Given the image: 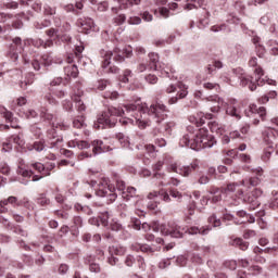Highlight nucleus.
I'll use <instances>...</instances> for the list:
<instances>
[{
	"mask_svg": "<svg viewBox=\"0 0 278 278\" xmlns=\"http://www.w3.org/2000/svg\"><path fill=\"white\" fill-rule=\"evenodd\" d=\"M119 110H124V114H130L135 119L123 117L119 119L122 125H137L140 129L149 127V125H162L166 119V105L154 102L150 106L143 104H124Z\"/></svg>",
	"mask_w": 278,
	"mask_h": 278,
	"instance_id": "nucleus-1",
	"label": "nucleus"
},
{
	"mask_svg": "<svg viewBox=\"0 0 278 278\" xmlns=\"http://www.w3.org/2000/svg\"><path fill=\"white\" fill-rule=\"evenodd\" d=\"M179 144L199 151V149H212L216 144V139L208 134L206 128H200L195 132L185 135Z\"/></svg>",
	"mask_w": 278,
	"mask_h": 278,
	"instance_id": "nucleus-2",
	"label": "nucleus"
},
{
	"mask_svg": "<svg viewBox=\"0 0 278 278\" xmlns=\"http://www.w3.org/2000/svg\"><path fill=\"white\" fill-rule=\"evenodd\" d=\"M25 45H33L37 48L42 47L43 49H47L48 47H53V40L48 39L47 41H43L42 39H26L23 41L21 37H15L9 53L11 60H18V53H23Z\"/></svg>",
	"mask_w": 278,
	"mask_h": 278,
	"instance_id": "nucleus-3",
	"label": "nucleus"
},
{
	"mask_svg": "<svg viewBox=\"0 0 278 278\" xmlns=\"http://www.w3.org/2000/svg\"><path fill=\"white\" fill-rule=\"evenodd\" d=\"M249 65L254 68V76H241V86H248V88L253 92V90H257V86L264 85V70L257 66V58H252L249 61Z\"/></svg>",
	"mask_w": 278,
	"mask_h": 278,
	"instance_id": "nucleus-4",
	"label": "nucleus"
},
{
	"mask_svg": "<svg viewBox=\"0 0 278 278\" xmlns=\"http://www.w3.org/2000/svg\"><path fill=\"white\" fill-rule=\"evenodd\" d=\"M112 55L115 62H123L125 60V50H121V48L116 47L113 52L108 50H101L100 56L102 59V68H104L105 73H112L113 75H118L121 70L116 66H110V60H112ZM108 66H110L108 68Z\"/></svg>",
	"mask_w": 278,
	"mask_h": 278,
	"instance_id": "nucleus-5",
	"label": "nucleus"
},
{
	"mask_svg": "<svg viewBox=\"0 0 278 278\" xmlns=\"http://www.w3.org/2000/svg\"><path fill=\"white\" fill-rule=\"evenodd\" d=\"M123 114H125V110L111 106L106 112L98 117V121L94 123L93 127H96V129H104L105 125L112 127V125H114V117L123 116Z\"/></svg>",
	"mask_w": 278,
	"mask_h": 278,
	"instance_id": "nucleus-6",
	"label": "nucleus"
},
{
	"mask_svg": "<svg viewBox=\"0 0 278 278\" xmlns=\"http://www.w3.org/2000/svg\"><path fill=\"white\" fill-rule=\"evenodd\" d=\"M238 186V182H231L224 189L212 187L206 195L205 203H208V201H211V203H220V201H223V194L231 192L237 194Z\"/></svg>",
	"mask_w": 278,
	"mask_h": 278,
	"instance_id": "nucleus-7",
	"label": "nucleus"
},
{
	"mask_svg": "<svg viewBox=\"0 0 278 278\" xmlns=\"http://www.w3.org/2000/svg\"><path fill=\"white\" fill-rule=\"evenodd\" d=\"M97 197L106 199V203H114L118 194L116 189L108 184V180H101L98 184V190L96 191Z\"/></svg>",
	"mask_w": 278,
	"mask_h": 278,
	"instance_id": "nucleus-8",
	"label": "nucleus"
},
{
	"mask_svg": "<svg viewBox=\"0 0 278 278\" xmlns=\"http://www.w3.org/2000/svg\"><path fill=\"white\" fill-rule=\"evenodd\" d=\"M261 194V189H254L251 193H247L244 195V188L237 187L236 197H238V199H242L244 203H250V210H255V207H260V202L257 201V198Z\"/></svg>",
	"mask_w": 278,
	"mask_h": 278,
	"instance_id": "nucleus-9",
	"label": "nucleus"
},
{
	"mask_svg": "<svg viewBox=\"0 0 278 278\" xmlns=\"http://www.w3.org/2000/svg\"><path fill=\"white\" fill-rule=\"evenodd\" d=\"M166 92L167 94H172V92H177V96L169 99V104L174 105V103H177V101H179V99H186V97H188V86H186V84L179 81L177 83V85H169L166 88Z\"/></svg>",
	"mask_w": 278,
	"mask_h": 278,
	"instance_id": "nucleus-10",
	"label": "nucleus"
},
{
	"mask_svg": "<svg viewBox=\"0 0 278 278\" xmlns=\"http://www.w3.org/2000/svg\"><path fill=\"white\" fill-rule=\"evenodd\" d=\"M162 236H170V238H184V233L187 231L179 227L177 224H162L159 227Z\"/></svg>",
	"mask_w": 278,
	"mask_h": 278,
	"instance_id": "nucleus-11",
	"label": "nucleus"
},
{
	"mask_svg": "<svg viewBox=\"0 0 278 278\" xmlns=\"http://www.w3.org/2000/svg\"><path fill=\"white\" fill-rule=\"evenodd\" d=\"M199 168V162L194 161L189 166H182L181 164L173 163L168 167L169 173H177L182 177H188L192 170H197Z\"/></svg>",
	"mask_w": 278,
	"mask_h": 278,
	"instance_id": "nucleus-12",
	"label": "nucleus"
},
{
	"mask_svg": "<svg viewBox=\"0 0 278 278\" xmlns=\"http://www.w3.org/2000/svg\"><path fill=\"white\" fill-rule=\"evenodd\" d=\"M7 205H12V207H29V199L23 198L22 200H18V198L11 195L8 199L0 201L2 212L8 211V208H5Z\"/></svg>",
	"mask_w": 278,
	"mask_h": 278,
	"instance_id": "nucleus-13",
	"label": "nucleus"
},
{
	"mask_svg": "<svg viewBox=\"0 0 278 278\" xmlns=\"http://www.w3.org/2000/svg\"><path fill=\"white\" fill-rule=\"evenodd\" d=\"M227 116H231L236 118V121H240L242 118V103L238 102L236 99L229 100L226 106Z\"/></svg>",
	"mask_w": 278,
	"mask_h": 278,
	"instance_id": "nucleus-14",
	"label": "nucleus"
},
{
	"mask_svg": "<svg viewBox=\"0 0 278 278\" xmlns=\"http://www.w3.org/2000/svg\"><path fill=\"white\" fill-rule=\"evenodd\" d=\"M207 103V108H210L211 112L214 114H218L223 105H225V100L218 96H210L203 99Z\"/></svg>",
	"mask_w": 278,
	"mask_h": 278,
	"instance_id": "nucleus-15",
	"label": "nucleus"
},
{
	"mask_svg": "<svg viewBox=\"0 0 278 278\" xmlns=\"http://www.w3.org/2000/svg\"><path fill=\"white\" fill-rule=\"evenodd\" d=\"M109 253L111 255L109 257V264L111 266H116L118 264V257L114 255H124L127 253V249L123 245H112L109 248Z\"/></svg>",
	"mask_w": 278,
	"mask_h": 278,
	"instance_id": "nucleus-16",
	"label": "nucleus"
},
{
	"mask_svg": "<svg viewBox=\"0 0 278 278\" xmlns=\"http://www.w3.org/2000/svg\"><path fill=\"white\" fill-rule=\"evenodd\" d=\"M47 142L50 149H58L62 144V137L58 136L55 128H51L47 131Z\"/></svg>",
	"mask_w": 278,
	"mask_h": 278,
	"instance_id": "nucleus-17",
	"label": "nucleus"
},
{
	"mask_svg": "<svg viewBox=\"0 0 278 278\" xmlns=\"http://www.w3.org/2000/svg\"><path fill=\"white\" fill-rule=\"evenodd\" d=\"M73 55H68L66 59L67 65L64 67V73L66 77H77L79 75V70L77 68V65L73 64L75 60L73 59Z\"/></svg>",
	"mask_w": 278,
	"mask_h": 278,
	"instance_id": "nucleus-18",
	"label": "nucleus"
},
{
	"mask_svg": "<svg viewBox=\"0 0 278 278\" xmlns=\"http://www.w3.org/2000/svg\"><path fill=\"white\" fill-rule=\"evenodd\" d=\"M250 112L251 114H254L253 125H260V119H257V116H260L262 121L266 118V108L264 106L257 108V105L251 104Z\"/></svg>",
	"mask_w": 278,
	"mask_h": 278,
	"instance_id": "nucleus-19",
	"label": "nucleus"
},
{
	"mask_svg": "<svg viewBox=\"0 0 278 278\" xmlns=\"http://www.w3.org/2000/svg\"><path fill=\"white\" fill-rule=\"evenodd\" d=\"M31 167L37 170V173H40L41 176H34L33 177V181H40V179H42V177H49V175H51V173H49V169L47 167H45V164L42 163H33Z\"/></svg>",
	"mask_w": 278,
	"mask_h": 278,
	"instance_id": "nucleus-20",
	"label": "nucleus"
},
{
	"mask_svg": "<svg viewBox=\"0 0 278 278\" xmlns=\"http://www.w3.org/2000/svg\"><path fill=\"white\" fill-rule=\"evenodd\" d=\"M148 199L154 200L155 203H157V199H161L162 201H165V203H170V194L168 192L161 190V191H153L148 194Z\"/></svg>",
	"mask_w": 278,
	"mask_h": 278,
	"instance_id": "nucleus-21",
	"label": "nucleus"
},
{
	"mask_svg": "<svg viewBox=\"0 0 278 278\" xmlns=\"http://www.w3.org/2000/svg\"><path fill=\"white\" fill-rule=\"evenodd\" d=\"M91 146L93 147V155H99L101 153H108V151H112L110 146H106L101 140H93Z\"/></svg>",
	"mask_w": 278,
	"mask_h": 278,
	"instance_id": "nucleus-22",
	"label": "nucleus"
},
{
	"mask_svg": "<svg viewBox=\"0 0 278 278\" xmlns=\"http://www.w3.org/2000/svg\"><path fill=\"white\" fill-rule=\"evenodd\" d=\"M263 140L265 144H267L268 149H273V147H275V140H276L275 129L267 128L266 130H264Z\"/></svg>",
	"mask_w": 278,
	"mask_h": 278,
	"instance_id": "nucleus-23",
	"label": "nucleus"
},
{
	"mask_svg": "<svg viewBox=\"0 0 278 278\" xmlns=\"http://www.w3.org/2000/svg\"><path fill=\"white\" fill-rule=\"evenodd\" d=\"M0 114L1 116H3V118H5L7 123H11V127L13 129H18L17 124H14V114H12V112L8 111V109H5V106L0 105Z\"/></svg>",
	"mask_w": 278,
	"mask_h": 278,
	"instance_id": "nucleus-24",
	"label": "nucleus"
},
{
	"mask_svg": "<svg viewBox=\"0 0 278 278\" xmlns=\"http://www.w3.org/2000/svg\"><path fill=\"white\" fill-rule=\"evenodd\" d=\"M81 94L84 91L78 89L76 93H73L72 99L75 101L78 112H86V104L81 101Z\"/></svg>",
	"mask_w": 278,
	"mask_h": 278,
	"instance_id": "nucleus-25",
	"label": "nucleus"
},
{
	"mask_svg": "<svg viewBox=\"0 0 278 278\" xmlns=\"http://www.w3.org/2000/svg\"><path fill=\"white\" fill-rule=\"evenodd\" d=\"M67 147L70 149H75L77 147V149L84 150V149H90V143H88V141L73 139L68 141Z\"/></svg>",
	"mask_w": 278,
	"mask_h": 278,
	"instance_id": "nucleus-26",
	"label": "nucleus"
},
{
	"mask_svg": "<svg viewBox=\"0 0 278 278\" xmlns=\"http://www.w3.org/2000/svg\"><path fill=\"white\" fill-rule=\"evenodd\" d=\"M210 231H212V227H210V226L202 227V228L193 226L188 229V233L190 236H197V233H200V236H207L210 233Z\"/></svg>",
	"mask_w": 278,
	"mask_h": 278,
	"instance_id": "nucleus-27",
	"label": "nucleus"
},
{
	"mask_svg": "<svg viewBox=\"0 0 278 278\" xmlns=\"http://www.w3.org/2000/svg\"><path fill=\"white\" fill-rule=\"evenodd\" d=\"M78 25H80V27L87 34L88 31H90V29H92V27H94V21H92V18H90V17H87L84 20H79Z\"/></svg>",
	"mask_w": 278,
	"mask_h": 278,
	"instance_id": "nucleus-28",
	"label": "nucleus"
},
{
	"mask_svg": "<svg viewBox=\"0 0 278 278\" xmlns=\"http://www.w3.org/2000/svg\"><path fill=\"white\" fill-rule=\"evenodd\" d=\"M258 177H252L249 180H242L240 184H238V188H243V190H247V184H250V186L255 187L260 184Z\"/></svg>",
	"mask_w": 278,
	"mask_h": 278,
	"instance_id": "nucleus-29",
	"label": "nucleus"
},
{
	"mask_svg": "<svg viewBox=\"0 0 278 278\" xmlns=\"http://www.w3.org/2000/svg\"><path fill=\"white\" fill-rule=\"evenodd\" d=\"M16 173L21 175V177H24V179H29L34 175V172L23 167V163H20Z\"/></svg>",
	"mask_w": 278,
	"mask_h": 278,
	"instance_id": "nucleus-30",
	"label": "nucleus"
},
{
	"mask_svg": "<svg viewBox=\"0 0 278 278\" xmlns=\"http://www.w3.org/2000/svg\"><path fill=\"white\" fill-rule=\"evenodd\" d=\"M141 0H117L121 10H127L129 5H140Z\"/></svg>",
	"mask_w": 278,
	"mask_h": 278,
	"instance_id": "nucleus-31",
	"label": "nucleus"
},
{
	"mask_svg": "<svg viewBox=\"0 0 278 278\" xmlns=\"http://www.w3.org/2000/svg\"><path fill=\"white\" fill-rule=\"evenodd\" d=\"M150 58V68L157 71V64L160 63V55L155 52L149 54Z\"/></svg>",
	"mask_w": 278,
	"mask_h": 278,
	"instance_id": "nucleus-32",
	"label": "nucleus"
},
{
	"mask_svg": "<svg viewBox=\"0 0 278 278\" xmlns=\"http://www.w3.org/2000/svg\"><path fill=\"white\" fill-rule=\"evenodd\" d=\"M28 151H45V140L35 141L34 144L27 146Z\"/></svg>",
	"mask_w": 278,
	"mask_h": 278,
	"instance_id": "nucleus-33",
	"label": "nucleus"
},
{
	"mask_svg": "<svg viewBox=\"0 0 278 278\" xmlns=\"http://www.w3.org/2000/svg\"><path fill=\"white\" fill-rule=\"evenodd\" d=\"M231 244L232 247H238L241 251H247V249H249V242L243 241L240 238L232 240Z\"/></svg>",
	"mask_w": 278,
	"mask_h": 278,
	"instance_id": "nucleus-34",
	"label": "nucleus"
},
{
	"mask_svg": "<svg viewBox=\"0 0 278 278\" xmlns=\"http://www.w3.org/2000/svg\"><path fill=\"white\" fill-rule=\"evenodd\" d=\"M36 76L34 75V73H28L24 81H22L21 88H27V86H31V84H34Z\"/></svg>",
	"mask_w": 278,
	"mask_h": 278,
	"instance_id": "nucleus-35",
	"label": "nucleus"
},
{
	"mask_svg": "<svg viewBox=\"0 0 278 278\" xmlns=\"http://www.w3.org/2000/svg\"><path fill=\"white\" fill-rule=\"evenodd\" d=\"M274 152H275V146H271V148H268L267 146L262 155L263 162H269Z\"/></svg>",
	"mask_w": 278,
	"mask_h": 278,
	"instance_id": "nucleus-36",
	"label": "nucleus"
},
{
	"mask_svg": "<svg viewBox=\"0 0 278 278\" xmlns=\"http://www.w3.org/2000/svg\"><path fill=\"white\" fill-rule=\"evenodd\" d=\"M122 197L126 200L129 201V199L136 197V188L134 187H128L126 191L122 192Z\"/></svg>",
	"mask_w": 278,
	"mask_h": 278,
	"instance_id": "nucleus-37",
	"label": "nucleus"
},
{
	"mask_svg": "<svg viewBox=\"0 0 278 278\" xmlns=\"http://www.w3.org/2000/svg\"><path fill=\"white\" fill-rule=\"evenodd\" d=\"M73 127H75V129H81V128L86 127V122L84 119V115H80V116L74 118Z\"/></svg>",
	"mask_w": 278,
	"mask_h": 278,
	"instance_id": "nucleus-38",
	"label": "nucleus"
},
{
	"mask_svg": "<svg viewBox=\"0 0 278 278\" xmlns=\"http://www.w3.org/2000/svg\"><path fill=\"white\" fill-rule=\"evenodd\" d=\"M208 127L213 134H223V126L217 122H211Z\"/></svg>",
	"mask_w": 278,
	"mask_h": 278,
	"instance_id": "nucleus-39",
	"label": "nucleus"
},
{
	"mask_svg": "<svg viewBox=\"0 0 278 278\" xmlns=\"http://www.w3.org/2000/svg\"><path fill=\"white\" fill-rule=\"evenodd\" d=\"M197 210V203H194V201H192L188 206H187V211L185 212V215L187 216V218H190V216H194V211Z\"/></svg>",
	"mask_w": 278,
	"mask_h": 278,
	"instance_id": "nucleus-40",
	"label": "nucleus"
},
{
	"mask_svg": "<svg viewBox=\"0 0 278 278\" xmlns=\"http://www.w3.org/2000/svg\"><path fill=\"white\" fill-rule=\"evenodd\" d=\"M268 47L271 55H278V42L276 40H269Z\"/></svg>",
	"mask_w": 278,
	"mask_h": 278,
	"instance_id": "nucleus-41",
	"label": "nucleus"
},
{
	"mask_svg": "<svg viewBox=\"0 0 278 278\" xmlns=\"http://www.w3.org/2000/svg\"><path fill=\"white\" fill-rule=\"evenodd\" d=\"M46 35L48 38H60V29L56 28H49L46 30Z\"/></svg>",
	"mask_w": 278,
	"mask_h": 278,
	"instance_id": "nucleus-42",
	"label": "nucleus"
},
{
	"mask_svg": "<svg viewBox=\"0 0 278 278\" xmlns=\"http://www.w3.org/2000/svg\"><path fill=\"white\" fill-rule=\"evenodd\" d=\"M116 138L118 142L122 144V147H129V138L124 136L123 134H117Z\"/></svg>",
	"mask_w": 278,
	"mask_h": 278,
	"instance_id": "nucleus-43",
	"label": "nucleus"
},
{
	"mask_svg": "<svg viewBox=\"0 0 278 278\" xmlns=\"http://www.w3.org/2000/svg\"><path fill=\"white\" fill-rule=\"evenodd\" d=\"M189 121L192 123V125H195V127H201V125H205V119L203 117L197 118L194 116H190Z\"/></svg>",
	"mask_w": 278,
	"mask_h": 278,
	"instance_id": "nucleus-44",
	"label": "nucleus"
},
{
	"mask_svg": "<svg viewBox=\"0 0 278 278\" xmlns=\"http://www.w3.org/2000/svg\"><path fill=\"white\" fill-rule=\"evenodd\" d=\"M10 140L13 141L15 144H18V147H23V144H25V140L21 135H14L10 138Z\"/></svg>",
	"mask_w": 278,
	"mask_h": 278,
	"instance_id": "nucleus-45",
	"label": "nucleus"
},
{
	"mask_svg": "<svg viewBox=\"0 0 278 278\" xmlns=\"http://www.w3.org/2000/svg\"><path fill=\"white\" fill-rule=\"evenodd\" d=\"M208 223L210 225H213V227H220V218H218L215 214L208 217Z\"/></svg>",
	"mask_w": 278,
	"mask_h": 278,
	"instance_id": "nucleus-46",
	"label": "nucleus"
},
{
	"mask_svg": "<svg viewBox=\"0 0 278 278\" xmlns=\"http://www.w3.org/2000/svg\"><path fill=\"white\" fill-rule=\"evenodd\" d=\"M99 218H100L101 225H103V227H108V220H110V213L104 212L100 214Z\"/></svg>",
	"mask_w": 278,
	"mask_h": 278,
	"instance_id": "nucleus-47",
	"label": "nucleus"
},
{
	"mask_svg": "<svg viewBox=\"0 0 278 278\" xmlns=\"http://www.w3.org/2000/svg\"><path fill=\"white\" fill-rule=\"evenodd\" d=\"M43 13L46 16H53V14H55V8H53L49 4H46L43 7Z\"/></svg>",
	"mask_w": 278,
	"mask_h": 278,
	"instance_id": "nucleus-48",
	"label": "nucleus"
},
{
	"mask_svg": "<svg viewBox=\"0 0 278 278\" xmlns=\"http://www.w3.org/2000/svg\"><path fill=\"white\" fill-rule=\"evenodd\" d=\"M104 99H111V101H116V99H118V93L116 91H105Z\"/></svg>",
	"mask_w": 278,
	"mask_h": 278,
	"instance_id": "nucleus-49",
	"label": "nucleus"
},
{
	"mask_svg": "<svg viewBox=\"0 0 278 278\" xmlns=\"http://www.w3.org/2000/svg\"><path fill=\"white\" fill-rule=\"evenodd\" d=\"M30 131L35 138H40V136H42V130L37 125L30 126Z\"/></svg>",
	"mask_w": 278,
	"mask_h": 278,
	"instance_id": "nucleus-50",
	"label": "nucleus"
},
{
	"mask_svg": "<svg viewBox=\"0 0 278 278\" xmlns=\"http://www.w3.org/2000/svg\"><path fill=\"white\" fill-rule=\"evenodd\" d=\"M110 227L112 231H123V225L118 224V222L112 220Z\"/></svg>",
	"mask_w": 278,
	"mask_h": 278,
	"instance_id": "nucleus-51",
	"label": "nucleus"
},
{
	"mask_svg": "<svg viewBox=\"0 0 278 278\" xmlns=\"http://www.w3.org/2000/svg\"><path fill=\"white\" fill-rule=\"evenodd\" d=\"M203 87L206 90H220V86L218 84H213V83H204Z\"/></svg>",
	"mask_w": 278,
	"mask_h": 278,
	"instance_id": "nucleus-52",
	"label": "nucleus"
},
{
	"mask_svg": "<svg viewBox=\"0 0 278 278\" xmlns=\"http://www.w3.org/2000/svg\"><path fill=\"white\" fill-rule=\"evenodd\" d=\"M255 236H257V232H255V230L248 229L243 232L244 240H250V238H255Z\"/></svg>",
	"mask_w": 278,
	"mask_h": 278,
	"instance_id": "nucleus-53",
	"label": "nucleus"
},
{
	"mask_svg": "<svg viewBox=\"0 0 278 278\" xmlns=\"http://www.w3.org/2000/svg\"><path fill=\"white\" fill-rule=\"evenodd\" d=\"M35 28L36 29H43V27H49V25H51V21H45V22H36L35 24Z\"/></svg>",
	"mask_w": 278,
	"mask_h": 278,
	"instance_id": "nucleus-54",
	"label": "nucleus"
},
{
	"mask_svg": "<svg viewBox=\"0 0 278 278\" xmlns=\"http://www.w3.org/2000/svg\"><path fill=\"white\" fill-rule=\"evenodd\" d=\"M41 60H42L45 66H51V64H53V58H51V55H49V54L42 55Z\"/></svg>",
	"mask_w": 278,
	"mask_h": 278,
	"instance_id": "nucleus-55",
	"label": "nucleus"
},
{
	"mask_svg": "<svg viewBox=\"0 0 278 278\" xmlns=\"http://www.w3.org/2000/svg\"><path fill=\"white\" fill-rule=\"evenodd\" d=\"M83 52H84V47L78 46V47H76L75 54H70V55H73V60H77L79 62V55H81Z\"/></svg>",
	"mask_w": 278,
	"mask_h": 278,
	"instance_id": "nucleus-56",
	"label": "nucleus"
},
{
	"mask_svg": "<svg viewBox=\"0 0 278 278\" xmlns=\"http://www.w3.org/2000/svg\"><path fill=\"white\" fill-rule=\"evenodd\" d=\"M73 223H74V225L72 227H74V229H79V227H81L84 222H83L81 217L76 216L73 218Z\"/></svg>",
	"mask_w": 278,
	"mask_h": 278,
	"instance_id": "nucleus-57",
	"label": "nucleus"
},
{
	"mask_svg": "<svg viewBox=\"0 0 278 278\" xmlns=\"http://www.w3.org/2000/svg\"><path fill=\"white\" fill-rule=\"evenodd\" d=\"M45 101H47L50 105H55L58 103V101L55 100V98H53V96L51 93H47L45 96Z\"/></svg>",
	"mask_w": 278,
	"mask_h": 278,
	"instance_id": "nucleus-58",
	"label": "nucleus"
},
{
	"mask_svg": "<svg viewBox=\"0 0 278 278\" xmlns=\"http://www.w3.org/2000/svg\"><path fill=\"white\" fill-rule=\"evenodd\" d=\"M173 123H166L163 126L159 127V131H166L167 134H170V127H173Z\"/></svg>",
	"mask_w": 278,
	"mask_h": 278,
	"instance_id": "nucleus-59",
	"label": "nucleus"
},
{
	"mask_svg": "<svg viewBox=\"0 0 278 278\" xmlns=\"http://www.w3.org/2000/svg\"><path fill=\"white\" fill-rule=\"evenodd\" d=\"M129 25H140V23H142V18L138 17V16H131L128 20Z\"/></svg>",
	"mask_w": 278,
	"mask_h": 278,
	"instance_id": "nucleus-60",
	"label": "nucleus"
},
{
	"mask_svg": "<svg viewBox=\"0 0 278 278\" xmlns=\"http://www.w3.org/2000/svg\"><path fill=\"white\" fill-rule=\"evenodd\" d=\"M108 8H110V4H108V2H105V1H103V2L98 3L97 11L105 12V10H108Z\"/></svg>",
	"mask_w": 278,
	"mask_h": 278,
	"instance_id": "nucleus-61",
	"label": "nucleus"
},
{
	"mask_svg": "<svg viewBox=\"0 0 278 278\" xmlns=\"http://www.w3.org/2000/svg\"><path fill=\"white\" fill-rule=\"evenodd\" d=\"M98 90H105L108 88V80H99L96 85Z\"/></svg>",
	"mask_w": 278,
	"mask_h": 278,
	"instance_id": "nucleus-62",
	"label": "nucleus"
},
{
	"mask_svg": "<svg viewBox=\"0 0 278 278\" xmlns=\"http://www.w3.org/2000/svg\"><path fill=\"white\" fill-rule=\"evenodd\" d=\"M0 173H2V175H9L10 166H8V164H5V163H1L0 164Z\"/></svg>",
	"mask_w": 278,
	"mask_h": 278,
	"instance_id": "nucleus-63",
	"label": "nucleus"
},
{
	"mask_svg": "<svg viewBox=\"0 0 278 278\" xmlns=\"http://www.w3.org/2000/svg\"><path fill=\"white\" fill-rule=\"evenodd\" d=\"M146 81L148 84H155L157 81V76L149 74L148 76H146Z\"/></svg>",
	"mask_w": 278,
	"mask_h": 278,
	"instance_id": "nucleus-64",
	"label": "nucleus"
}]
</instances>
